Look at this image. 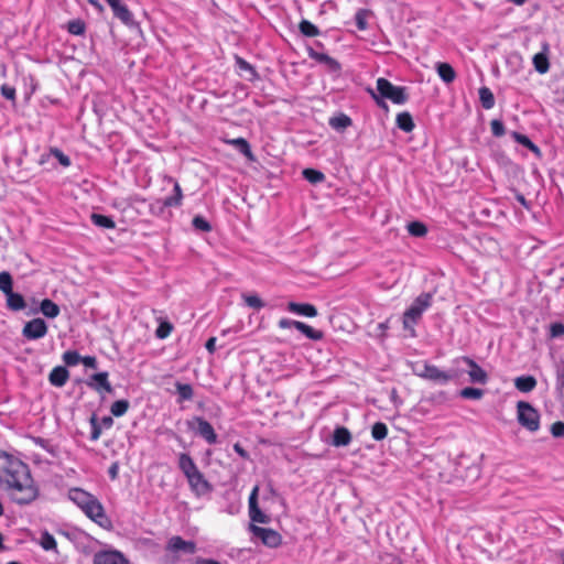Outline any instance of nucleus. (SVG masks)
Returning a JSON list of instances; mask_svg holds the SVG:
<instances>
[{
    "label": "nucleus",
    "instance_id": "052dcab7",
    "mask_svg": "<svg viewBox=\"0 0 564 564\" xmlns=\"http://www.w3.org/2000/svg\"><path fill=\"white\" fill-rule=\"evenodd\" d=\"M258 492H259V487L256 486L250 496H249V509H252V508H256V507H259L258 506Z\"/></svg>",
    "mask_w": 564,
    "mask_h": 564
},
{
    "label": "nucleus",
    "instance_id": "a878e982",
    "mask_svg": "<svg viewBox=\"0 0 564 564\" xmlns=\"http://www.w3.org/2000/svg\"><path fill=\"white\" fill-rule=\"evenodd\" d=\"M397 126L404 132H411L415 128L413 118L410 112L403 111L397 116Z\"/></svg>",
    "mask_w": 564,
    "mask_h": 564
},
{
    "label": "nucleus",
    "instance_id": "864d4df0",
    "mask_svg": "<svg viewBox=\"0 0 564 564\" xmlns=\"http://www.w3.org/2000/svg\"><path fill=\"white\" fill-rule=\"evenodd\" d=\"M490 129L495 137H502L505 134V126L501 120H498V119L491 120Z\"/></svg>",
    "mask_w": 564,
    "mask_h": 564
},
{
    "label": "nucleus",
    "instance_id": "69168bd1",
    "mask_svg": "<svg viewBox=\"0 0 564 564\" xmlns=\"http://www.w3.org/2000/svg\"><path fill=\"white\" fill-rule=\"evenodd\" d=\"M205 348L207 349L208 352L213 354L216 350V337H210L206 341Z\"/></svg>",
    "mask_w": 564,
    "mask_h": 564
},
{
    "label": "nucleus",
    "instance_id": "680f3d73",
    "mask_svg": "<svg viewBox=\"0 0 564 564\" xmlns=\"http://www.w3.org/2000/svg\"><path fill=\"white\" fill-rule=\"evenodd\" d=\"M143 203H145V199L139 195H132L126 199V205L128 207H133L135 204H143Z\"/></svg>",
    "mask_w": 564,
    "mask_h": 564
},
{
    "label": "nucleus",
    "instance_id": "473e14b6",
    "mask_svg": "<svg viewBox=\"0 0 564 564\" xmlns=\"http://www.w3.org/2000/svg\"><path fill=\"white\" fill-rule=\"evenodd\" d=\"M479 100L485 109H491L495 106V96L490 88L484 86L479 88Z\"/></svg>",
    "mask_w": 564,
    "mask_h": 564
},
{
    "label": "nucleus",
    "instance_id": "20e7f679",
    "mask_svg": "<svg viewBox=\"0 0 564 564\" xmlns=\"http://www.w3.org/2000/svg\"><path fill=\"white\" fill-rule=\"evenodd\" d=\"M196 551L197 546L194 541H187L180 535H173L165 544L164 561L167 564H176L181 561V554L194 555Z\"/></svg>",
    "mask_w": 564,
    "mask_h": 564
},
{
    "label": "nucleus",
    "instance_id": "b1692460",
    "mask_svg": "<svg viewBox=\"0 0 564 564\" xmlns=\"http://www.w3.org/2000/svg\"><path fill=\"white\" fill-rule=\"evenodd\" d=\"M436 72L441 79L446 84L453 83L456 78V72L448 63H438L436 65Z\"/></svg>",
    "mask_w": 564,
    "mask_h": 564
},
{
    "label": "nucleus",
    "instance_id": "e2e57ef3",
    "mask_svg": "<svg viewBox=\"0 0 564 564\" xmlns=\"http://www.w3.org/2000/svg\"><path fill=\"white\" fill-rule=\"evenodd\" d=\"M80 362H83L84 366H86L88 368H93V369L97 368V359L94 356L82 357Z\"/></svg>",
    "mask_w": 564,
    "mask_h": 564
},
{
    "label": "nucleus",
    "instance_id": "aec40b11",
    "mask_svg": "<svg viewBox=\"0 0 564 564\" xmlns=\"http://www.w3.org/2000/svg\"><path fill=\"white\" fill-rule=\"evenodd\" d=\"M178 468L182 470L186 479L199 470L193 458L187 453H181L178 455Z\"/></svg>",
    "mask_w": 564,
    "mask_h": 564
},
{
    "label": "nucleus",
    "instance_id": "ddd939ff",
    "mask_svg": "<svg viewBox=\"0 0 564 564\" xmlns=\"http://www.w3.org/2000/svg\"><path fill=\"white\" fill-rule=\"evenodd\" d=\"M108 378L109 375L106 371L94 373L93 376H90L86 384L98 393H112L113 389Z\"/></svg>",
    "mask_w": 564,
    "mask_h": 564
},
{
    "label": "nucleus",
    "instance_id": "f3484780",
    "mask_svg": "<svg viewBox=\"0 0 564 564\" xmlns=\"http://www.w3.org/2000/svg\"><path fill=\"white\" fill-rule=\"evenodd\" d=\"M286 308L291 313L303 315L306 317L317 316V308L310 303L289 302Z\"/></svg>",
    "mask_w": 564,
    "mask_h": 564
},
{
    "label": "nucleus",
    "instance_id": "f03ea898",
    "mask_svg": "<svg viewBox=\"0 0 564 564\" xmlns=\"http://www.w3.org/2000/svg\"><path fill=\"white\" fill-rule=\"evenodd\" d=\"M69 499L85 513L87 518L101 528H108L110 520L105 512L102 503L97 497L82 488H72Z\"/></svg>",
    "mask_w": 564,
    "mask_h": 564
},
{
    "label": "nucleus",
    "instance_id": "e433bc0d",
    "mask_svg": "<svg viewBox=\"0 0 564 564\" xmlns=\"http://www.w3.org/2000/svg\"><path fill=\"white\" fill-rule=\"evenodd\" d=\"M130 408L128 400H117L110 406V412L113 416L120 417L127 413Z\"/></svg>",
    "mask_w": 564,
    "mask_h": 564
},
{
    "label": "nucleus",
    "instance_id": "603ef678",
    "mask_svg": "<svg viewBox=\"0 0 564 564\" xmlns=\"http://www.w3.org/2000/svg\"><path fill=\"white\" fill-rule=\"evenodd\" d=\"M90 425H91L90 440L97 441L101 435V427H100V424L98 423L96 415H93L90 417Z\"/></svg>",
    "mask_w": 564,
    "mask_h": 564
},
{
    "label": "nucleus",
    "instance_id": "1a4fd4ad",
    "mask_svg": "<svg viewBox=\"0 0 564 564\" xmlns=\"http://www.w3.org/2000/svg\"><path fill=\"white\" fill-rule=\"evenodd\" d=\"M194 424H196V433L208 444L213 445L217 443V434L208 421H206L204 417L195 416L193 422H188V426L194 429Z\"/></svg>",
    "mask_w": 564,
    "mask_h": 564
},
{
    "label": "nucleus",
    "instance_id": "9d476101",
    "mask_svg": "<svg viewBox=\"0 0 564 564\" xmlns=\"http://www.w3.org/2000/svg\"><path fill=\"white\" fill-rule=\"evenodd\" d=\"M458 360L468 367L467 373L470 382L479 384L488 382V373L473 358L463 356Z\"/></svg>",
    "mask_w": 564,
    "mask_h": 564
},
{
    "label": "nucleus",
    "instance_id": "cd10ccee",
    "mask_svg": "<svg viewBox=\"0 0 564 564\" xmlns=\"http://www.w3.org/2000/svg\"><path fill=\"white\" fill-rule=\"evenodd\" d=\"M556 394L560 401L564 404V359L560 361L556 367Z\"/></svg>",
    "mask_w": 564,
    "mask_h": 564
},
{
    "label": "nucleus",
    "instance_id": "f8f14e48",
    "mask_svg": "<svg viewBox=\"0 0 564 564\" xmlns=\"http://www.w3.org/2000/svg\"><path fill=\"white\" fill-rule=\"evenodd\" d=\"M188 485L191 490L196 496H204L213 490V486L210 482L205 478L203 473L200 470H197L194 475L187 478Z\"/></svg>",
    "mask_w": 564,
    "mask_h": 564
},
{
    "label": "nucleus",
    "instance_id": "a19ab883",
    "mask_svg": "<svg viewBox=\"0 0 564 564\" xmlns=\"http://www.w3.org/2000/svg\"><path fill=\"white\" fill-rule=\"evenodd\" d=\"M67 31L73 35H83L86 31V24L82 19L70 20L67 23Z\"/></svg>",
    "mask_w": 564,
    "mask_h": 564
},
{
    "label": "nucleus",
    "instance_id": "dca6fc26",
    "mask_svg": "<svg viewBox=\"0 0 564 564\" xmlns=\"http://www.w3.org/2000/svg\"><path fill=\"white\" fill-rule=\"evenodd\" d=\"M109 7L111 8L113 15L117 19H119L123 24L128 26L134 24L132 12L126 4L121 3L120 0L110 2Z\"/></svg>",
    "mask_w": 564,
    "mask_h": 564
},
{
    "label": "nucleus",
    "instance_id": "4be33fe9",
    "mask_svg": "<svg viewBox=\"0 0 564 564\" xmlns=\"http://www.w3.org/2000/svg\"><path fill=\"white\" fill-rule=\"evenodd\" d=\"M226 143L235 147L241 154H243L249 161L254 160V155L251 151L249 142L243 138H236L227 140Z\"/></svg>",
    "mask_w": 564,
    "mask_h": 564
},
{
    "label": "nucleus",
    "instance_id": "4468645a",
    "mask_svg": "<svg viewBox=\"0 0 564 564\" xmlns=\"http://www.w3.org/2000/svg\"><path fill=\"white\" fill-rule=\"evenodd\" d=\"M170 182H173V194L171 196L165 197L162 200H158L159 213H163L164 208L170 207H180L183 200V192L180 183L177 181H173L170 178Z\"/></svg>",
    "mask_w": 564,
    "mask_h": 564
},
{
    "label": "nucleus",
    "instance_id": "f704fd0d",
    "mask_svg": "<svg viewBox=\"0 0 564 564\" xmlns=\"http://www.w3.org/2000/svg\"><path fill=\"white\" fill-rule=\"evenodd\" d=\"M176 391L178 393V401L192 400L194 395L193 387L188 383L176 382Z\"/></svg>",
    "mask_w": 564,
    "mask_h": 564
},
{
    "label": "nucleus",
    "instance_id": "338daca9",
    "mask_svg": "<svg viewBox=\"0 0 564 564\" xmlns=\"http://www.w3.org/2000/svg\"><path fill=\"white\" fill-rule=\"evenodd\" d=\"M191 564H220V563L215 560H212V558L197 557Z\"/></svg>",
    "mask_w": 564,
    "mask_h": 564
},
{
    "label": "nucleus",
    "instance_id": "2eb2a0df",
    "mask_svg": "<svg viewBox=\"0 0 564 564\" xmlns=\"http://www.w3.org/2000/svg\"><path fill=\"white\" fill-rule=\"evenodd\" d=\"M94 564H129L118 551H101L95 554Z\"/></svg>",
    "mask_w": 564,
    "mask_h": 564
},
{
    "label": "nucleus",
    "instance_id": "412c9836",
    "mask_svg": "<svg viewBox=\"0 0 564 564\" xmlns=\"http://www.w3.org/2000/svg\"><path fill=\"white\" fill-rule=\"evenodd\" d=\"M517 390L523 393L533 391L538 384L536 379L533 376H520L513 380Z\"/></svg>",
    "mask_w": 564,
    "mask_h": 564
},
{
    "label": "nucleus",
    "instance_id": "c9c22d12",
    "mask_svg": "<svg viewBox=\"0 0 564 564\" xmlns=\"http://www.w3.org/2000/svg\"><path fill=\"white\" fill-rule=\"evenodd\" d=\"M174 329V326L172 323L165 319H160L159 326L155 329V336L159 339H165L167 338Z\"/></svg>",
    "mask_w": 564,
    "mask_h": 564
},
{
    "label": "nucleus",
    "instance_id": "8fccbe9b",
    "mask_svg": "<svg viewBox=\"0 0 564 564\" xmlns=\"http://www.w3.org/2000/svg\"><path fill=\"white\" fill-rule=\"evenodd\" d=\"M56 545H57L56 540H55V538L52 534H50L47 532L42 534V536H41V546L45 551L54 550V549H56Z\"/></svg>",
    "mask_w": 564,
    "mask_h": 564
},
{
    "label": "nucleus",
    "instance_id": "c03bdc74",
    "mask_svg": "<svg viewBox=\"0 0 564 564\" xmlns=\"http://www.w3.org/2000/svg\"><path fill=\"white\" fill-rule=\"evenodd\" d=\"M13 288V280L9 272L2 271L0 272V291L4 294L12 291Z\"/></svg>",
    "mask_w": 564,
    "mask_h": 564
},
{
    "label": "nucleus",
    "instance_id": "f257e3e1",
    "mask_svg": "<svg viewBox=\"0 0 564 564\" xmlns=\"http://www.w3.org/2000/svg\"><path fill=\"white\" fill-rule=\"evenodd\" d=\"M0 488L21 506L30 505L40 494L28 464L3 451H0Z\"/></svg>",
    "mask_w": 564,
    "mask_h": 564
},
{
    "label": "nucleus",
    "instance_id": "09e8293b",
    "mask_svg": "<svg viewBox=\"0 0 564 564\" xmlns=\"http://www.w3.org/2000/svg\"><path fill=\"white\" fill-rule=\"evenodd\" d=\"M249 516L252 522L268 523L270 520L269 517L264 514L259 507L249 509Z\"/></svg>",
    "mask_w": 564,
    "mask_h": 564
},
{
    "label": "nucleus",
    "instance_id": "3c124183",
    "mask_svg": "<svg viewBox=\"0 0 564 564\" xmlns=\"http://www.w3.org/2000/svg\"><path fill=\"white\" fill-rule=\"evenodd\" d=\"M195 229L209 232L212 230L210 224L202 216H195L192 221Z\"/></svg>",
    "mask_w": 564,
    "mask_h": 564
},
{
    "label": "nucleus",
    "instance_id": "c756f323",
    "mask_svg": "<svg viewBox=\"0 0 564 564\" xmlns=\"http://www.w3.org/2000/svg\"><path fill=\"white\" fill-rule=\"evenodd\" d=\"M511 137L514 139L516 142L529 149L532 153L536 155L541 153L540 148L536 144H534L525 134L513 131L511 133Z\"/></svg>",
    "mask_w": 564,
    "mask_h": 564
},
{
    "label": "nucleus",
    "instance_id": "13d9d810",
    "mask_svg": "<svg viewBox=\"0 0 564 564\" xmlns=\"http://www.w3.org/2000/svg\"><path fill=\"white\" fill-rule=\"evenodd\" d=\"M52 153L58 159L59 163L63 166H69L70 160L67 155H65L61 150L54 149L52 150Z\"/></svg>",
    "mask_w": 564,
    "mask_h": 564
},
{
    "label": "nucleus",
    "instance_id": "5701e85b",
    "mask_svg": "<svg viewBox=\"0 0 564 564\" xmlns=\"http://www.w3.org/2000/svg\"><path fill=\"white\" fill-rule=\"evenodd\" d=\"M351 442V434L345 426H338L334 431L333 445L347 446Z\"/></svg>",
    "mask_w": 564,
    "mask_h": 564
},
{
    "label": "nucleus",
    "instance_id": "72a5a7b5",
    "mask_svg": "<svg viewBox=\"0 0 564 564\" xmlns=\"http://www.w3.org/2000/svg\"><path fill=\"white\" fill-rule=\"evenodd\" d=\"M90 219L95 226L101 228L113 229L116 227V223L113 221V219L106 215L91 214Z\"/></svg>",
    "mask_w": 564,
    "mask_h": 564
},
{
    "label": "nucleus",
    "instance_id": "37998d69",
    "mask_svg": "<svg viewBox=\"0 0 564 564\" xmlns=\"http://www.w3.org/2000/svg\"><path fill=\"white\" fill-rule=\"evenodd\" d=\"M243 302L251 308L257 311L264 307L263 301L257 294H242Z\"/></svg>",
    "mask_w": 564,
    "mask_h": 564
},
{
    "label": "nucleus",
    "instance_id": "4c0bfd02",
    "mask_svg": "<svg viewBox=\"0 0 564 564\" xmlns=\"http://www.w3.org/2000/svg\"><path fill=\"white\" fill-rule=\"evenodd\" d=\"M300 32L308 37H314L319 34L318 28L308 20H302L299 24Z\"/></svg>",
    "mask_w": 564,
    "mask_h": 564
},
{
    "label": "nucleus",
    "instance_id": "49530a36",
    "mask_svg": "<svg viewBox=\"0 0 564 564\" xmlns=\"http://www.w3.org/2000/svg\"><path fill=\"white\" fill-rule=\"evenodd\" d=\"M369 13L370 12L366 9H360L357 11V13L355 15V21H356V25H357L358 30H360V31L367 30V28H368L367 19L369 17Z\"/></svg>",
    "mask_w": 564,
    "mask_h": 564
},
{
    "label": "nucleus",
    "instance_id": "58836bf2",
    "mask_svg": "<svg viewBox=\"0 0 564 564\" xmlns=\"http://www.w3.org/2000/svg\"><path fill=\"white\" fill-rule=\"evenodd\" d=\"M371 436L376 441H382L388 436V426L383 422H376L371 427Z\"/></svg>",
    "mask_w": 564,
    "mask_h": 564
},
{
    "label": "nucleus",
    "instance_id": "39448f33",
    "mask_svg": "<svg viewBox=\"0 0 564 564\" xmlns=\"http://www.w3.org/2000/svg\"><path fill=\"white\" fill-rule=\"evenodd\" d=\"M431 293H421L411 304V306L403 313V327L410 329L414 334V325L419 322L424 311L432 304Z\"/></svg>",
    "mask_w": 564,
    "mask_h": 564
},
{
    "label": "nucleus",
    "instance_id": "c85d7f7f",
    "mask_svg": "<svg viewBox=\"0 0 564 564\" xmlns=\"http://www.w3.org/2000/svg\"><path fill=\"white\" fill-rule=\"evenodd\" d=\"M296 329L312 340H321L324 337L322 330L315 329L301 321L296 324Z\"/></svg>",
    "mask_w": 564,
    "mask_h": 564
},
{
    "label": "nucleus",
    "instance_id": "774afa93",
    "mask_svg": "<svg viewBox=\"0 0 564 564\" xmlns=\"http://www.w3.org/2000/svg\"><path fill=\"white\" fill-rule=\"evenodd\" d=\"M112 423H113V421H112V417H111V416H105V417H102V420H101V424H102L105 427H108V429L112 426Z\"/></svg>",
    "mask_w": 564,
    "mask_h": 564
},
{
    "label": "nucleus",
    "instance_id": "423d86ee",
    "mask_svg": "<svg viewBox=\"0 0 564 564\" xmlns=\"http://www.w3.org/2000/svg\"><path fill=\"white\" fill-rule=\"evenodd\" d=\"M411 369L415 376L433 382L447 383L453 379L451 373L441 370L438 367L426 360L412 362Z\"/></svg>",
    "mask_w": 564,
    "mask_h": 564
},
{
    "label": "nucleus",
    "instance_id": "a211bd4d",
    "mask_svg": "<svg viewBox=\"0 0 564 564\" xmlns=\"http://www.w3.org/2000/svg\"><path fill=\"white\" fill-rule=\"evenodd\" d=\"M69 379L68 370L63 366H57L52 369L48 375V381L52 386L61 388L66 384Z\"/></svg>",
    "mask_w": 564,
    "mask_h": 564
},
{
    "label": "nucleus",
    "instance_id": "393cba45",
    "mask_svg": "<svg viewBox=\"0 0 564 564\" xmlns=\"http://www.w3.org/2000/svg\"><path fill=\"white\" fill-rule=\"evenodd\" d=\"M7 296V306L14 312L22 311L25 308L26 303L24 301V297L19 294L14 293L13 290L6 294Z\"/></svg>",
    "mask_w": 564,
    "mask_h": 564
},
{
    "label": "nucleus",
    "instance_id": "bb28decb",
    "mask_svg": "<svg viewBox=\"0 0 564 564\" xmlns=\"http://www.w3.org/2000/svg\"><path fill=\"white\" fill-rule=\"evenodd\" d=\"M42 314L48 318H55L59 315V306L50 299H44L40 304Z\"/></svg>",
    "mask_w": 564,
    "mask_h": 564
},
{
    "label": "nucleus",
    "instance_id": "ea45409f",
    "mask_svg": "<svg viewBox=\"0 0 564 564\" xmlns=\"http://www.w3.org/2000/svg\"><path fill=\"white\" fill-rule=\"evenodd\" d=\"M302 174L303 177L312 184H317L325 180L324 173L315 169H305Z\"/></svg>",
    "mask_w": 564,
    "mask_h": 564
},
{
    "label": "nucleus",
    "instance_id": "de8ad7c7",
    "mask_svg": "<svg viewBox=\"0 0 564 564\" xmlns=\"http://www.w3.org/2000/svg\"><path fill=\"white\" fill-rule=\"evenodd\" d=\"M66 366L73 367L80 362L82 356L76 350H67L62 356Z\"/></svg>",
    "mask_w": 564,
    "mask_h": 564
},
{
    "label": "nucleus",
    "instance_id": "2f4dec72",
    "mask_svg": "<svg viewBox=\"0 0 564 564\" xmlns=\"http://www.w3.org/2000/svg\"><path fill=\"white\" fill-rule=\"evenodd\" d=\"M533 65L538 73H540V74L547 73L550 69V62H549L547 55L543 52L536 53L533 56Z\"/></svg>",
    "mask_w": 564,
    "mask_h": 564
},
{
    "label": "nucleus",
    "instance_id": "bf43d9fd",
    "mask_svg": "<svg viewBox=\"0 0 564 564\" xmlns=\"http://www.w3.org/2000/svg\"><path fill=\"white\" fill-rule=\"evenodd\" d=\"M300 323V321H294V319H289V318H281L278 323L279 327L282 328V329H286V328H295L296 329V324Z\"/></svg>",
    "mask_w": 564,
    "mask_h": 564
},
{
    "label": "nucleus",
    "instance_id": "7ed1b4c3",
    "mask_svg": "<svg viewBox=\"0 0 564 564\" xmlns=\"http://www.w3.org/2000/svg\"><path fill=\"white\" fill-rule=\"evenodd\" d=\"M368 91L379 106L384 105L382 99H389L395 105H403L409 100L406 87L394 86L390 80L383 77L377 79L378 94L372 89H368Z\"/></svg>",
    "mask_w": 564,
    "mask_h": 564
},
{
    "label": "nucleus",
    "instance_id": "6e6d98bb",
    "mask_svg": "<svg viewBox=\"0 0 564 564\" xmlns=\"http://www.w3.org/2000/svg\"><path fill=\"white\" fill-rule=\"evenodd\" d=\"M550 335L553 338L564 335V324H562V323L552 324L550 327Z\"/></svg>",
    "mask_w": 564,
    "mask_h": 564
},
{
    "label": "nucleus",
    "instance_id": "9b49d317",
    "mask_svg": "<svg viewBox=\"0 0 564 564\" xmlns=\"http://www.w3.org/2000/svg\"><path fill=\"white\" fill-rule=\"evenodd\" d=\"M47 325L42 318H33L25 323L22 334L25 338L34 340L44 337L47 334Z\"/></svg>",
    "mask_w": 564,
    "mask_h": 564
},
{
    "label": "nucleus",
    "instance_id": "6e6552de",
    "mask_svg": "<svg viewBox=\"0 0 564 564\" xmlns=\"http://www.w3.org/2000/svg\"><path fill=\"white\" fill-rule=\"evenodd\" d=\"M250 531L269 547H278L282 543L281 534L273 529L262 528L251 523Z\"/></svg>",
    "mask_w": 564,
    "mask_h": 564
},
{
    "label": "nucleus",
    "instance_id": "a18cd8bd",
    "mask_svg": "<svg viewBox=\"0 0 564 564\" xmlns=\"http://www.w3.org/2000/svg\"><path fill=\"white\" fill-rule=\"evenodd\" d=\"M459 395L464 399L479 400L484 395V391L474 387H466L460 390Z\"/></svg>",
    "mask_w": 564,
    "mask_h": 564
},
{
    "label": "nucleus",
    "instance_id": "79ce46f5",
    "mask_svg": "<svg viewBox=\"0 0 564 564\" xmlns=\"http://www.w3.org/2000/svg\"><path fill=\"white\" fill-rule=\"evenodd\" d=\"M408 231L414 237H423L427 234V228L421 221H411L408 225Z\"/></svg>",
    "mask_w": 564,
    "mask_h": 564
},
{
    "label": "nucleus",
    "instance_id": "0e129e2a",
    "mask_svg": "<svg viewBox=\"0 0 564 564\" xmlns=\"http://www.w3.org/2000/svg\"><path fill=\"white\" fill-rule=\"evenodd\" d=\"M234 451L243 459L250 458L248 452L240 445V443L234 444Z\"/></svg>",
    "mask_w": 564,
    "mask_h": 564
},
{
    "label": "nucleus",
    "instance_id": "7c9ffc66",
    "mask_svg": "<svg viewBox=\"0 0 564 564\" xmlns=\"http://www.w3.org/2000/svg\"><path fill=\"white\" fill-rule=\"evenodd\" d=\"M328 123L335 130H344L352 124V120L349 116L339 113L338 116L332 117Z\"/></svg>",
    "mask_w": 564,
    "mask_h": 564
},
{
    "label": "nucleus",
    "instance_id": "5fc2aeb1",
    "mask_svg": "<svg viewBox=\"0 0 564 564\" xmlns=\"http://www.w3.org/2000/svg\"><path fill=\"white\" fill-rule=\"evenodd\" d=\"M551 434L553 437H564V422L556 421L551 425Z\"/></svg>",
    "mask_w": 564,
    "mask_h": 564
},
{
    "label": "nucleus",
    "instance_id": "6ab92c4d",
    "mask_svg": "<svg viewBox=\"0 0 564 564\" xmlns=\"http://www.w3.org/2000/svg\"><path fill=\"white\" fill-rule=\"evenodd\" d=\"M310 57L321 64H324L329 72L337 73L340 70V64L335 58L325 53H319L311 50Z\"/></svg>",
    "mask_w": 564,
    "mask_h": 564
},
{
    "label": "nucleus",
    "instance_id": "0eeeda50",
    "mask_svg": "<svg viewBox=\"0 0 564 564\" xmlns=\"http://www.w3.org/2000/svg\"><path fill=\"white\" fill-rule=\"evenodd\" d=\"M517 419L519 424L529 432H536L540 429V413L529 402L517 403Z\"/></svg>",
    "mask_w": 564,
    "mask_h": 564
},
{
    "label": "nucleus",
    "instance_id": "4d7b16f0",
    "mask_svg": "<svg viewBox=\"0 0 564 564\" xmlns=\"http://www.w3.org/2000/svg\"><path fill=\"white\" fill-rule=\"evenodd\" d=\"M1 94L6 99L15 100V88L9 85L1 86Z\"/></svg>",
    "mask_w": 564,
    "mask_h": 564
}]
</instances>
